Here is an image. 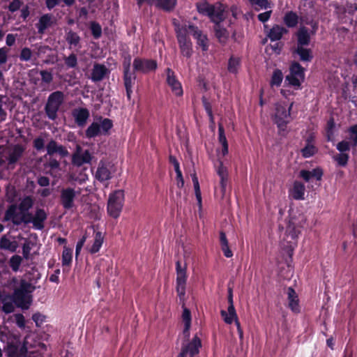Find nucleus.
Returning a JSON list of instances; mask_svg holds the SVG:
<instances>
[{"mask_svg": "<svg viewBox=\"0 0 357 357\" xmlns=\"http://www.w3.org/2000/svg\"><path fill=\"white\" fill-rule=\"evenodd\" d=\"M188 32L192 36L194 39L197 40V38H202L204 34L202 31L200 30L197 26L193 24L189 23L187 25V34L188 35Z\"/></svg>", "mask_w": 357, "mask_h": 357, "instance_id": "46", "label": "nucleus"}, {"mask_svg": "<svg viewBox=\"0 0 357 357\" xmlns=\"http://www.w3.org/2000/svg\"><path fill=\"white\" fill-rule=\"evenodd\" d=\"M109 73V69L104 64L95 63L91 70L90 79L93 82H100Z\"/></svg>", "mask_w": 357, "mask_h": 357, "instance_id": "16", "label": "nucleus"}, {"mask_svg": "<svg viewBox=\"0 0 357 357\" xmlns=\"http://www.w3.org/2000/svg\"><path fill=\"white\" fill-rule=\"evenodd\" d=\"M333 159L337 162V166L344 167L348 164L349 155L348 153H340L335 155Z\"/></svg>", "mask_w": 357, "mask_h": 357, "instance_id": "44", "label": "nucleus"}, {"mask_svg": "<svg viewBox=\"0 0 357 357\" xmlns=\"http://www.w3.org/2000/svg\"><path fill=\"white\" fill-rule=\"evenodd\" d=\"M22 258L17 255H13L9 260V266L14 272H17L20 269L22 264Z\"/></svg>", "mask_w": 357, "mask_h": 357, "instance_id": "48", "label": "nucleus"}, {"mask_svg": "<svg viewBox=\"0 0 357 357\" xmlns=\"http://www.w3.org/2000/svg\"><path fill=\"white\" fill-rule=\"evenodd\" d=\"M323 174V169L319 167L313 169L312 171L301 169L299 172V177L303 178L305 182H309L312 178L320 181Z\"/></svg>", "mask_w": 357, "mask_h": 357, "instance_id": "17", "label": "nucleus"}, {"mask_svg": "<svg viewBox=\"0 0 357 357\" xmlns=\"http://www.w3.org/2000/svg\"><path fill=\"white\" fill-rule=\"evenodd\" d=\"M17 248V243L15 241H11L6 236L3 235L0 238V249L6 250L11 252H15Z\"/></svg>", "mask_w": 357, "mask_h": 357, "instance_id": "40", "label": "nucleus"}, {"mask_svg": "<svg viewBox=\"0 0 357 357\" xmlns=\"http://www.w3.org/2000/svg\"><path fill=\"white\" fill-rule=\"evenodd\" d=\"M104 241V237L101 231H96L94 235V241L93 245L89 249L91 254H96L99 252Z\"/></svg>", "mask_w": 357, "mask_h": 357, "instance_id": "33", "label": "nucleus"}, {"mask_svg": "<svg viewBox=\"0 0 357 357\" xmlns=\"http://www.w3.org/2000/svg\"><path fill=\"white\" fill-rule=\"evenodd\" d=\"M64 100V94L62 91H56L50 94L46 105L45 112L50 120H55L57 118V112Z\"/></svg>", "mask_w": 357, "mask_h": 357, "instance_id": "7", "label": "nucleus"}, {"mask_svg": "<svg viewBox=\"0 0 357 357\" xmlns=\"http://www.w3.org/2000/svg\"><path fill=\"white\" fill-rule=\"evenodd\" d=\"M34 200L31 196H25L20 202L17 208L20 212L29 211L33 206Z\"/></svg>", "mask_w": 357, "mask_h": 357, "instance_id": "39", "label": "nucleus"}, {"mask_svg": "<svg viewBox=\"0 0 357 357\" xmlns=\"http://www.w3.org/2000/svg\"><path fill=\"white\" fill-rule=\"evenodd\" d=\"M100 123L93 122L86 130L85 136L88 139L94 138L100 135H108L113 127V121L107 118L99 117Z\"/></svg>", "mask_w": 357, "mask_h": 357, "instance_id": "6", "label": "nucleus"}, {"mask_svg": "<svg viewBox=\"0 0 357 357\" xmlns=\"http://www.w3.org/2000/svg\"><path fill=\"white\" fill-rule=\"evenodd\" d=\"M73 261V250L66 246L63 247L61 256V263L63 266H69Z\"/></svg>", "mask_w": 357, "mask_h": 357, "instance_id": "41", "label": "nucleus"}, {"mask_svg": "<svg viewBox=\"0 0 357 357\" xmlns=\"http://www.w3.org/2000/svg\"><path fill=\"white\" fill-rule=\"evenodd\" d=\"M293 53L297 54L299 56V60L302 62H311L314 58L311 49L301 45L296 47Z\"/></svg>", "mask_w": 357, "mask_h": 357, "instance_id": "27", "label": "nucleus"}, {"mask_svg": "<svg viewBox=\"0 0 357 357\" xmlns=\"http://www.w3.org/2000/svg\"><path fill=\"white\" fill-rule=\"evenodd\" d=\"M124 200L123 190H118L109 194L107 211L110 217L116 219L120 216L124 204Z\"/></svg>", "mask_w": 357, "mask_h": 357, "instance_id": "4", "label": "nucleus"}, {"mask_svg": "<svg viewBox=\"0 0 357 357\" xmlns=\"http://www.w3.org/2000/svg\"><path fill=\"white\" fill-rule=\"evenodd\" d=\"M167 75L166 82L171 88L172 93L178 97H181L183 94L181 83L178 81L175 75V73L169 68L165 70Z\"/></svg>", "mask_w": 357, "mask_h": 357, "instance_id": "12", "label": "nucleus"}, {"mask_svg": "<svg viewBox=\"0 0 357 357\" xmlns=\"http://www.w3.org/2000/svg\"><path fill=\"white\" fill-rule=\"evenodd\" d=\"M336 149L340 153H347L350 151V143L348 141L342 140L336 145Z\"/></svg>", "mask_w": 357, "mask_h": 357, "instance_id": "56", "label": "nucleus"}, {"mask_svg": "<svg viewBox=\"0 0 357 357\" xmlns=\"http://www.w3.org/2000/svg\"><path fill=\"white\" fill-rule=\"evenodd\" d=\"M335 122L333 119H330L327 122V126L326 128V137L328 142H332L334 137V130Z\"/></svg>", "mask_w": 357, "mask_h": 357, "instance_id": "49", "label": "nucleus"}, {"mask_svg": "<svg viewBox=\"0 0 357 357\" xmlns=\"http://www.w3.org/2000/svg\"><path fill=\"white\" fill-rule=\"evenodd\" d=\"M174 25L181 54L189 59L192 56L193 49L192 43L187 34V24L181 25L174 22Z\"/></svg>", "mask_w": 357, "mask_h": 357, "instance_id": "2", "label": "nucleus"}, {"mask_svg": "<svg viewBox=\"0 0 357 357\" xmlns=\"http://www.w3.org/2000/svg\"><path fill=\"white\" fill-rule=\"evenodd\" d=\"M250 3L258 11L260 9H267L271 7L270 0H248Z\"/></svg>", "mask_w": 357, "mask_h": 357, "instance_id": "43", "label": "nucleus"}, {"mask_svg": "<svg viewBox=\"0 0 357 357\" xmlns=\"http://www.w3.org/2000/svg\"><path fill=\"white\" fill-rule=\"evenodd\" d=\"M158 68L157 61L152 59L135 57L132 63V70L134 73L149 74L155 72Z\"/></svg>", "mask_w": 357, "mask_h": 357, "instance_id": "9", "label": "nucleus"}, {"mask_svg": "<svg viewBox=\"0 0 357 357\" xmlns=\"http://www.w3.org/2000/svg\"><path fill=\"white\" fill-rule=\"evenodd\" d=\"M305 192V185L299 181H295L292 188L289 190V196L295 200H303Z\"/></svg>", "mask_w": 357, "mask_h": 357, "instance_id": "19", "label": "nucleus"}, {"mask_svg": "<svg viewBox=\"0 0 357 357\" xmlns=\"http://www.w3.org/2000/svg\"><path fill=\"white\" fill-rule=\"evenodd\" d=\"M53 24L52 16L51 14L43 15L36 24L39 34H43L45 30Z\"/></svg>", "mask_w": 357, "mask_h": 357, "instance_id": "26", "label": "nucleus"}, {"mask_svg": "<svg viewBox=\"0 0 357 357\" xmlns=\"http://www.w3.org/2000/svg\"><path fill=\"white\" fill-rule=\"evenodd\" d=\"M47 218V215L44 209L37 208L35 215H33L32 224L33 228L38 230H42L44 228V222Z\"/></svg>", "mask_w": 357, "mask_h": 357, "instance_id": "22", "label": "nucleus"}, {"mask_svg": "<svg viewBox=\"0 0 357 357\" xmlns=\"http://www.w3.org/2000/svg\"><path fill=\"white\" fill-rule=\"evenodd\" d=\"M137 78L134 71H123V79L125 88H132Z\"/></svg>", "mask_w": 357, "mask_h": 357, "instance_id": "38", "label": "nucleus"}, {"mask_svg": "<svg viewBox=\"0 0 357 357\" xmlns=\"http://www.w3.org/2000/svg\"><path fill=\"white\" fill-rule=\"evenodd\" d=\"M241 67V59L231 56L228 60L227 70L231 74H237Z\"/></svg>", "mask_w": 357, "mask_h": 357, "instance_id": "37", "label": "nucleus"}, {"mask_svg": "<svg viewBox=\"0 0 357 357\" xmlns=\"http://www.w3.org/2000/svg\"><path fill=\"white\" fill-rule=\"evenodd\" d=\"M287 296L289 301V307L291 309L292 312L295 313L299 312V300L298 295L294 288L289 287L287 289Z\"/></svg>", "mask_w": 357, "mask_h": 357, "instance_id": "25", "label": "nucleus"}, {"mask_svg": "<svg viewBox=\"0 0 357 357\" xmlns=\"http://www.w3.org/2000/svg\"><path fill=\"white\" fill-rule=\"evenodd\" d=\"M217 174L220 178V185L221 187V190L222 193H225L228 181V172L227 168L223 165L222 162H220L217 169Z\"/></svg>", "mask_w": 357, "mask_h": 357, "instance_id": "29", "label": "nucleus"}, {"mask_svg": "<svg viewBox=\"0 0 357 357\" xmlns=\"http://www.w3.org/2000/svg\"><path fill=\"white\" fill-rule=\"evenodd\" d=\"M192 180L194 185L195 197L197 200L198 205L202 207V194L200 190V186L198 181V178L196 174L192 175Z\"/></svg>", "mask_w": 357, "mask_h": 357, "instance_id": "45", "label": "nucleus"}, {"mask_svg": "<svg viewBox=\"0 0 357 357\" xmlns=\"http://www.w3.org/2000/svg\"><path fill=\"white\" fill-rule=\"evenodd\" d=\"M215 24L214 25V31H215V36L218 38V41L220 43H226L228 37H229V33L227 30L222 27L220 24L221 22H213Z\"/></svg>", "mask_w": 357, "mask_h": 357, "instance_id": "30", "label": "nucleus"}, {"mask_svg": "<svg viewBox=\"0 0 357 357\" xmlns=\"http://www.w3.org/2000/svg\"><path fill=\"white\" fill-rule=\"evenodd\" d=\"M90 30L94 39H99L102 36V27L97 22H91Z\"/></svg>", "mask_w": 357, "mask_h": 357, "instance_id": "47", "label": "nucleus"}, {"mask_svg": "<svg viewBox=\"0 0 357 357\" xmlns=\"http://www.w3.org/2000/svg\"><path fill=\"white\" fill-rule=\"evenodd\" d=\"M300 231L296 229L294 224L289 223L287 227L286 234L287 238H291V240H296L298 238Z\"/></svg>", "mask_w": 357, "mask_h": 357, "instance_id": "50", "label": "nucleus"}, {"mask_svg": "<svg viewBox=\"0 0 357 357\" xmlns=\"http://www.w3.org/2000/svg\"><path fill=\"white\" fill-rule=\"evenodd\" d=\"M65 38L70 47H80L79 43L81 38L77 33L73 31V30H69L68 32H66Z\"/></svg>", "mask_w": 357, "mask_h": 357, "instance_id": "34", "label": "nucleus"}, {"mask_svg": "<svg viewBox=\"0 0 357 357\" xmlns=\"http://www.w3.org/2000/svg\"><path fill=\"white\" fill-rule=\"evenodd\" d=\"M3 305L1 307V310L6 313V314H10L13 312L15 310V307L13 305V302L11 301H5L4 302H2Z\"/></svg>", "mask_w": 357, "mask_h": 357, "instance_id": "58", "label": "nucleus"}, {"mask_svg": "<svg viewBox=\"0 0 357 357\" xmlns=\"http://www.w3.org/2000/svg\"><path fill=\"white\" fill-rule=\"evenodd\" d=\"M31 50L29 47H24L22 49L19 57L22 61H28L31 59Z\"/></svg>", "mask_w": 357, "mask_h": 357, "instance_id": "54", "label": "nucleus"}, {"mask_svg": "<svg viewBox=\"0 0 357 357\" xmlns=\"http://www.w3.org/2000/svg\"><path fill=\"white\" fill-rule=\"evenodd\" d=\"M86 238H87L86 235L85 234V235L82 236V238H80L79 239V241H77V243L76 244V248H75L76 257H77L79 255L80 251L86 242Z\"/></svg>", "mask_w": 357, "mask_h": 357, "instance_id": "63", "label": "nucleus"}, {"mask_svg": "<svg viewBox=\"0 0 357 357\" xmlns=\"http://www.w3.org/2000/svg\"><path fill=\"white\" fill-rule=\"evenodd\" d=\"M72 114L77 125L81 128H83L86 125L90 116L89 109L83 107L74 109Z\"/></svg>", "mask_w": 357, "mask_h": 357, "instance_id": "18", "label": "nucleus"}, {"mask_svg": "<svg viewBox=\"0 0 357 357\" xmlns=\"http://www.w3.org/2000/svg\"><path fill=\"white\" fill-rule=\"evenodd\" d=\"M15 323L17 326L20 328H24L25 327V318L22 314H15Z\"/></svg>", "mask_w": 357, "mask_h": 357, "instance_id": "62", "label": "nucleus"}, {"mask_svg": "<svg viewBox=\"0 0 357 357\" xmlns=\"http://www.w3.org/2000/svg\"><path fill=\"white\" fill-rule=\"evenodd\" d=\"M283 21L287 27H295L298 23V15L294 11H288L285 13Z\"/></svg>", "mask_w": 357, "mask_h": 357, "instance_id": "32", "label": "nucleus"}, {"mask_svg": "<svg viewBox=\"0 0 357 357\" xmlns=\"http://www.w3.org/2000/svg\"><path fill=\"white\" fill-rule=\"evenodd\" d=\"M25 148L21 144H15L7 158L8 165H15L22 156Z\"/></svg>", "mask_w": 357, "mask_h": 357, "instance_id": "23", "label": "nucleus"}, {"mask_svg": "<svg viewBox=\"0 0 357 357\" xmlns=\"http://www.w3.org/2000/svg\"><path fill=\"white\" fill-rule=\"evenodd\" d=\"M271 14H272V10H270L266 11L264 13H259L257 15V18L260 22L265 23L270 19Z\"/></svg>", "mask_w": 357, "mask_h": 357, "instance_id": "64", "label": "nucleus"}, {"mask_svg": "<svg viewBox=\"0 0 357 357\" xmlns=\"http://www.w3.org/2000/svg\"><path fill=\"white\" fill-rule=\"evenodd\" d=\"M283 80V74L281 70L280 69H275L273 72V75L271 76L270 85L273 86H280Z\"/></svg>", "mask_w": 357, "mask_h": 357, "instance_id": "42", "label": "nucleus"}, {"mask_svg": "<svg viewBox=\"0 0 357 357\" xmlns=\"http://www.w3.org/2000/svg\"><path fill=\"white\" fill-rule=\"evenodd\" d=\"M286 81L288 82L289 84L295 87L299 88L301 85V82L304 80H301V79L298 77H296L291 74H289L286 76Z\"/></svg>", "mask_w": 357, "mask_h": 357, "instance_id": "52", "label": "nucleus"}, {"mask_svg": "<svg viewBox=\"0 0 357 357\" xmlns=\"http://www.w3.org/2000/svg\"><path fill=\"white\" fill-rule=\"evenodd\" d=\"M77 192L71 187L63 188L60 190L59 202L65 211L72 210L75 204Z\"/></svg>", "mask_w": 357, "mask_h": 357, "instance_id": "10", "label": "nucleus"}, {"mask_svg": "<svg viewBox=\"0 0 357 357\" xmlns=\"http://www.w3.org/2000/svg\"><path fill=\"white\" fill-rule=\"evenodd\" d=\"M95 176L100 182H104L112 178V173L107 164L102 160H100L98 164Z\"/></svg>", "mask_w": 357, "mask_h": 357, "instance_id": "20", "label": "nucleus"}, {"mask_svg": "<svg viewBox=\"0 0 357 357\" xmlns=\"http://www.w3.org/2000/svg\"><path fill=\"white\" fill-rule=\"evenodd\" d=\"M36 287L25 279H21L18 287L14 289L9 298L14 304L22 310H28L33 301L31 294Z\"/></svg>", "mask_w": 357, "mask_h": 357, "instance_id": "1", "label": "nucleus"}, {"mask_svg": "<svg viewBox=\"0 0 357 357\" xmlns=\"http://www.w3.org/2000/svg\"><path fill=\"white\" fill-rule=\"evenodd\" d=\"M65 65L68 68H74L77 66V57L74 53L64 58Z\"/></svg>", "mask_w": 357, "mask_h": 357, "instance_id": "51", "label": "nucleus"}, {"mask_svg": "<svg viewBox=\"0 0 357 357\" xmlns=\"http://www.w3.org/2000/svg\"><path fill=\"white\" fill-rule=\"evenodd\" d=\"M289 73L300 77L301 80L305 79V68L297 61H293L289 66Z\"/></svg>", "mask_w": 357, "mask_h": 357, "instance_id": "35", "label": "nucleus"}, {"mask_svg": "<svg viewBox=\"0 0 357 357\" xmlns=\"http://www.w3.org/2000/svg\"><path fill=\"white\" fill-rule=\"evenodd\" d=\"M147 3L155 5L164 11L171 12L176 5V0H147Z\"/></svg>", "mask_w": 357, "mask_h": 357, "instance_id": "21", "label": "nucleus"}, {"mask_svg": "<svg viewBox=\"0 0 357 357\" xmlns=\"http://www.w3.org/2000/svg\"><path fill=\"white\" fill-rule=\"evenodd\" d=\"M33 146L38 151L43 150L45 147V140L41 137H36L33 142Z\"/></svg>", "mask_w": 357, "mask_h": 357, "instance_id": "60", "label": "nucleus"}, {"mask_svg": "<svg viewBox=\"0 0 357 357\" xmlns=\"http://www.w3.org/2000/svg\"><path fill=\"white\" fill-rule=\"evenodd\" d=\"M305 146L301 149V153L305 158H310L314 155L317 151V148L313 144V137H308L305 141Z\"/></svg>", "mask_w": 357, "mask_h": 357, "instance_id": "28", "label": "nucleus"}, {"mask_svg": "<svg viewBox=\"0 0 357 357\" xmlns=\"http://www.w3.org/2000/svg\"><path fill=\"white\" fill-rule=\"evenodd\" d=\"M196 7L199 13L208 17L213 22H222L225 20V10L221 4L215 6L206 1H202L197 2Z\"/></svg>", "mask_w": 357, "mask_h": 357, "instance_id": "3", "label": "nucleus"}, {"mask_svg": "<svg viewBox=\"0 0 357 357\" xmlns=\"http://www.w3.org/2000/svg\"><path fill=\"white\" fill-rule=\"evenodd\" d=\"M228 314L225 310H221L220 314L224 321L227 324H231L234 319L238 317L234 305H229L227 308Z\"/></svg>", "mask_w": 357, "mask_h": 357, "instance_id": "36", "label": "nucleus"}, {"mask_svg": "<svg viewBox=\"0 0 357 357\" xmlns=\"http://www.w3.org/2000/svg\"><path fill=\"white\" fill-rule=\"evenodd\" d=\"M218 141L222 145L228 144L226 136H225V128H224L222 124H221V123H219V125H218Z\"/></svg>", "mask_w": 357, "mask_h": 357, "instance_id": "59", "label": "nucleus"}, {"mask_svg": "<svg viewBox=\"0 0 357 357\" xmlns=\"http://www.w3.org/2000/svg\"><path fill=\"white\" fill-rule=\"evenodd\" d=\"M297 46H307L310 43V33L308 29L304 26H301L296 33Z\"/></svg>", "mask_w": 357, "mask_h": 357, "instance_id": "24", "label": "nucleus"}, {"mask_svg": "<svg viewBox=\"0 0 357 357\" xmlns=\"http://www.w3.org/2000/svg\"><path fill=\"white\" fill-rule=\"evenodd\" d=\"M47 154L50 156H52L54 154H59L61 158L67 157L69 155V152L67 149L61 145L58 144V142L51 139L47 144L46 145Z\"/></svg>", "mask_w": 357, "mask_h": 357, "instance_id": "15", "label": "nucleus"}, {"mask_svg": "<svg viewBox=\"0 0 357 357\" xmlns=\"http://www.w3.org/2000/svg\"><path fill=\"white\" fill-rule=\"evenodd\" d=\"M291 108V105L287 110L284 106L281 105H277L275 108L274 122L276 123L280 132L284 131L287 128V124L290 121Z\"/></svg>", "mask_w": 357, "mask_h": 357, "instance_id": "11", "label": "nucleus"}, {"mask_svg": "<svg viewBox=\"0 0 357 357\" xmlns=\"http://www.w3.org/2000/svg\"><path fill=\"white\" fill-rule=\"evenodd\" d=\"M23 3L20 0H13L8 5V10L11 13H14L20 9Z\"/></svg>", "mask_w": 357, "mask_h": 357, "instance_id": "61", "label": "nucleus"}, {"mask_svg": "<svg viewBox=\"0 0 357 357\" xmlns=\"http://www.w3.org/2000/svg\"><path fill=\"white\" fill-rule=\"evenodd\" d=\"M182 320L184 323V325L191 326V323H192L191 312L187 307H183V313H182Z\"/></svg>", "mask_w": 357, "mask_h": 357, "instance_id": "55", "label": "nucleus"}, {"mask_svg": "<svg viewBox=\"0 0 357 357\" xmlns=\"http://www.w3.org/2000/svg\"><path fill=\"white\" fill-rule=\"evenodd\" d=\"M287 30L282 26L275 24L269 31L268 37L271 41L279 40L282 38L284 33H287Z\"/></svg>", "mask_w": 357, "mask_h": 357, "instance_id": "31", "label": "nucleus"}, {"mask_svg": "<svg viewBox=\"0 0 357 357\" xmlns=\"http://www.w3.org/2000/svg\"><path fill=\"white\" fill-rule=\"evenodd\" d=\"M17 209V206L15 204L9 205L5 212L3 221H11L15 226H19L22 223H32L33 215L29 211L20 212L21 216L19 217Z\"/></svg>", "mask_w": 357, "mask_h": 357, "instance_id": "5", "label": "nucleus"}, {"mask_svg": "<svg viewBox=\"0 0 357 357\" xmlns=\"http://www.w3.org/2000/svg\"><path fill=\"white\" fill-rule=\"evenodd\" d=\"M81 152L82 148L77 146L76 151L72 155V163L77 167H81L84 164L90 163L92 159L89 150H85L83 153Z\"/></svg>", "mask_w": 357, "mask_h": 357, "instance_id": "14", "label": "nucleus"}, {"mask_svg": "<svg viewBox=\"0 0 357 357\" xmlns=\"http://www.w3.org/2000/svg\"><path fill=\"white\" fill-rule=\"evenodd\" d=\"M197 44L199 46L203 52H206L209 47V40L207 35L204 34L202 38L196 40Z\"/></svg>", "mask_w": 357, "mask_h": 357, "instance_id": "53", "label": "nucleus"}, {"mask_svg": "<svg viewBox=\"0 0 357 357\" xmlns=\"http://www.w3.org/2000/svg\"><path fill=\"white\" fill-rule=\"evenodd\" d=\"M201 347V340L197 335H195L187 345L181 348L179 354H183V357H185L188 354H189L190 357H194L199 354Z\"/></svg>", "mask_w": 357, "mask_h": 357, "instance_id": "13", "label": "nucleus"}, {"mask_svg": "<svg viewBox=\"0 0 357 357\" xmlns=\"http://www.w3.org/2000/svg\"><path fill=\"white\" fill-rule=\"evenodd\" d=\"M176 290L181 301H183L185 296L186 282L188 279L187 275V264L184 263L183 265L181 262L178 260L176 262Z\"/></svg>", "mask_w": 357, "mask_h": 357, "instance_id": "8", "label": "nucleus"}, {"mask_svg": "<svg viewBox=\"0 0 357 357\" xmlns=\"http://www.w3.org/2000/svg\"><path fill=\"white\" fill-rule=\"evenodd\" d=\"M40 75L41 76L43 82L45 84H50L52 82L53 76L51 72H49L46 70H43L40 71Z\"/></svg>", "mask_w": 357, "mask_h": 357, "instance_id": "57", "label": "nucleus"}]
</instances>
